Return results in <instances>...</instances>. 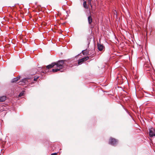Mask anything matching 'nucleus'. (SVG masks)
Here are the masks:
<instances>
[{"label":"nucleus","mask_w":155,"mask_h":155,"mask_svg":"<svg viewBox=\"0 0 155 155\" xmlns=\"http://www.w3.org/2000/svg\"><path fill=\"white\" fill-rule=\"evenodd\" d=\"M67 61L66 60H61L58 61L57 63L55 62V65H56V69H53L52 71L53 72H56L58 71H60L62 72V71H61V69L64 66V62Z\"/></svg>","instance_id":"1"},{"label":"nucleus","mask_w":155,"mask_h":155,"mask_svg":"<svg viewBox=\"0 0 155 155\" xmlns=\"http://www.w3.org/2000/svg\"><path fill=\"white\" fill-rule=\"evenodd\" d=\"M89 59V57L87 56L82 58L78 61V64L80 65L83 63L84 62L87 60Z\"/></svg>","instance_id":"2"},{"label":"nucleus","mask_w":155,"mask_h":155,"mask_svg":"<svg viewBox=\"0 0 155 155\" xmlns=\"http://www.w3.org/2000/svg\"><path fill=\"white\" fill-rule=\"evenodd\" d=\"M118 143V141L117 140H116L114 138H110L109 141V143L113 145H115Z\"/></svg>","instance_id":"3"},{"label":"nucleus","mask_w":155,"mask_h":155,"mask_svg":"<svg viewBox=\"0 0 155 155\" xmlns=\"http://www.w3.org/2000/svg\"><path fill=\"white\" fill-rule=\"evenodd\" d=\"M149 134L150 137H153L155 136V131L153 128H151L149 130Z\"/></svg>","instance_id":"4"},{"label":"nucleus","mask_w":155,"mask_h":155,"mask_svg":"<svg viewBox=\"0 0 155 155\" xmlns=\"http://www.w3.org/2000/svg\"><path fill=\"white\" fill-rule=\"evenodd\" d=\"M55 65V62L52 63L51 64H50L49 65H48L46 66V71H45V72H43L44 73H46V70H47V69H49L50 68H52Z\"/></svg>","instance_id":"5"},{"label":"nucleus","mask_w":155,"mask_h":155,"mask_svg":"<svg viewBox=\"0 0 155 155\" xmlns=\"http://www.w3.org/2000/svg\"><path fill=\"white\" fill-rule=\"evenodd\" d=\"M97 45L98 49L99 51H102L104 48V46L101 44H98Z\"/></svg>","instance_id":"6"},{"label":"nucleus","mask_w":155,"mask_h":155,"mask_svg":"<svg viewBox=\"0 0 155 155\" xmlns=\"http://www.w3.org/2000/svg\"><path fill=\"white\" fill-rule=\"evenodd\" d=\"M87 20L89 24L90 25L92 22V19L90 14L87 18Z\"/></svg>","instance_id":"7"},{"label":"nucleus","mask_w":155,"mask_h":155,"mask_svg":"<svg viewBox=\"0 0 155 155\" xmlns=\"http://www.w3.org/2000/svg\"><path fill=\"white\" fill-rule=\"evenodd\" d=\"M20 78V76L15 78L12 80V83L16 82L18 81Z\"/></svg>","instance_id":"8"},{"label":"nucleus","mask_w":155,"mask_h":155,"mask_svg":"<svg viewBox=\"0 0 155 155\" xmlns=\"http://www.w3.org/2000/svg\"><path fill=\"white\" fill-rule=\"evenodd\" d=\"M28 78H25L24 79L22 80V81H21V83L23 84V83L24 84H26L28 82Z\"/></svg>","instance_id":"9"},{"label":"nucleus","mask_w":155,"mask_h":155,"mask_svg":"<svg viewBox=\"0 0 155 155\" xmlns=\"http://www.w3.org/2000/svg\"><path fill=\"white\" fill-rule=\"evenodd\" d=\"M6 97L5 96L0 97V102H3L6 100Z\"/></svg>","instance_id":"10"},{"label":"nucleus","mask_w":155,"mask_h":155,"mask_svg":"<svg viewBox=\"0 0 155 155\" xmlns=\"http://www.w3.org/2000/svg\"><path fill=\"white\" fill-rule=\"evenodd\" d=\"M83 6L84 8L87 9H88V7L87 5V3L86 1H84L83 2Z\"/></svg>","instance_id":"11"},{"label":"nucleus","mask_w":155,"mask_h":155,"mask_svg":"<svg viewBox=\"0 0 155 155\" xmlns=\"http://www.w3.org/2000/svg\"><path fill=\"white\" fill-rule=\"evenodd\" d=\"M24 91H22L21 93H20L19 95V96L21 97L23 95L24 93Z\"/></svg>","instance_id":"12"},{"label":"nucleus","mask_w":155,"mask_h":155,"mask_svg":"<svg viewBox=\"0 0 155 155\" xmlns=\"http://www.w3.org/2000/svg\"><path fill=\"white\" fill-rule=\"evenodd\" d=\"M39 76H35L34 79V81H36L37 79L39 78Z\"/></svg>","instance_id":"13"},{"label":"nucleus","mask_w":155,"mask_h":155,"mask_svg":"<svg viewBox=\"0 0 155 155\" xmlns=\"http://www.w3.org/2000/svg\"><path fill=\"white\" fill-rule=\"evenodd\" d=\"M51 155H57V153H52Z\"/></svg>","instance_id":"14"},{"label":"nucleus","mask_w":155,"mask_h":155,"mask_svg":"<svg viewBox=\"0 0 155 155\" xmlns=\"http://www.w3.org/2000/svg\"><path fill=\"white\" fill-rule=\"evenodd\" d=\"M88 4L91 5V2H88Z\"/></svg>","instance_id":"15"},{"label":"nucleus","mask_w":155,"mask_h":155,"mask_svg":"<svg viewBox=\"0 0 155 155\" xmlns=\"http://www.w3.org/2000/svg\"><path fill=\"white\" fill-rule=\"evenodd\" d=\"M84 50H83L82 51V53L84 55L85 54V52H84Z\"/></svg>","instance_id":"16"},{"label":"nucleus","mask_w":155,"mask_h":155,"mask_svg":"<svg viewBox=\"0 0 155 155\" xmlns=\"http://www.w3.org/2000/svg\"><path fill=\"white\" fill-rule=\"evenodd\" d=\"M88 2H90L91 1V0H88Z\"/></svg>","instance_id":"17"},{"label":"nucleus","mask_w":155,"mask_h":155,"mask_svg":"<svg viewBox=\"0 0 155 155\" xmlns=\"http://www.w3.org/2000/svg\"><path fill=\"white\" fill-rule=\"evenodd\" d=\"M91 5V7L92 8V5Z\"/></svg>","instance_id":"18"}]
</instances>
